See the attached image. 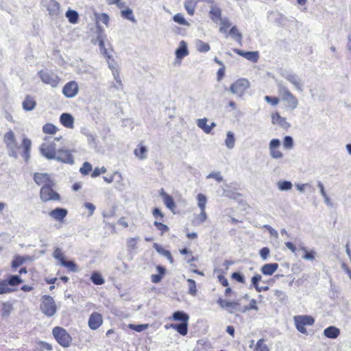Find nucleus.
Listing matches in <instances>:
<instances>
[{
    "label": "nucleus",
    "instance_id": "1",
    "mask_svg": "<svg viewBox=\"0 0 351 351\" xmlns=\"http://www.w3.org/2000/svg\"><path fill=\"white\" fill-rule=\"evenodd\" d=\"M61 139L60 138H51V137H45L44 139V142L41 144L40 147V152L48 160H53L56 158L57 154V146L56 141H58Z\"/></svg>",
    "mask_w": 351,
    "mask_h": 351
},
{
    "label": "nucleus",
    "instance_id": "2",
    "mask_svg": "<svg viewBox=\"0 0 351 351\" xmlns=\"http://www.w3.org/2000/svg\"><path fill=\"white\" fill-rule=\"evenodd\" d=\"M277 88L282 100L288 104V107L291 110H294L298 105V101L295 95H293L286 85L282 82H277Z\"/></svg>",
    "mask_w": 351,
    "mask_h": 351
},
{
    "label": "nucleus",
    "instance_id": "3",
    "mask_svg": "<svg viewBox=\"0 0 351 351\" xmlns=\"http://www.w3.org/2000/svg\"><path fill=\"white\" fill-rule=\"evenodd\" d=\"M40 309L45 315L47 317L53 316L57 312V306L54 299L47 295L42 296Z\"/></svg>",
    "mask_w": 351,
    "mask_h": 351
},
{
    "label": "nucleus",
    "instance_id": "4",
    "mask_svg": "<svg viewBox=\"0 0 351 351\" xmlns=\"http://www.w3.org/2000/svg\"><path fill=\"white\" fill-rule=\"evenodd\" d=\"M52 334L60 346L64 348H68L70 346L72 338L64 328L56 326L53 328Z\"/></svg>",
    "mask_w": 351,
    "mask_h": 351
},
{
    "label": "nucleus",
    "instance_id": "5",
    "mask_svg": "<svg viewBox=\"0 0 351 351\" xmlns=\"http://www.w3.org/2000/svg\"><path fill=\"white\" fill-rule=\"evenodd\" d=\"M293 319L297 330L302 334L307 332L305 326H311L315 322L313 317L309 315L295 316Z\"/></svg>",
    "mask_w": 351,
    "mask_h": 351
},
{
    "label": "nucleus",
    "instance_id": "6",
    "mask_svg": "<svg viewBox=\"0 0 351 351\" xmlns=\"http://www.w3.org/2000/svg\"><path fill=\"white\" fill-rule=\"evenodd\" d=\"M42 7L51 19H56L60 12V3L56 0H41Z\"/></svg>",
    "mask_w": 351,
    "mask_h": 351
},
{
    "label": "nucleus",
    "instance_id": "7",
    "mask_svg": "<svg viewBox=\"0 0 351 351\" xmlns=\"http://www.w3.org/2000/svg\"><path fill=\"white\" fill-rule=\"evenodd\" d=\"M281 75L291 83L297 90L303 91L302 80L296 73L289 70H285L282 72Z\"/></svg>",
    "mask_w": 351,
    "mask_h": 351
},
{
    "label": "nucleus",
    "instance_id": "8",
    "mask_svg": "<svg viewBox=\"0 0 351 351\" xmlns=\"http://www.w3.org/2000/svg\"><path fill=\"white\" fill-rule=\"evenodd\" d=\"M250 86V82L245 78H240L230 87V91L239 97H241L245 91Z\"/></svg>",
    "mask_w": 351,
    "mask_h": 351
},
{
    "label": "nucleus",
    "instance_id": "9",
    "mask_svg": "<svg viewBox=\"0 0 351 351\" xmlns=\"http://www.w3.org/2000/svg\"><path fill=\"white\" fill-rule=\"evenodd\" d=\"M52 186H43L40 189V196L43 202H46L60 199V195L52 189Z\"/></svg>",
    "mask_w": 351,
    "mask_h": 351
},
{
    "label": "nucleus",
    "instance_id": "10",
    "mask_svg": "<svg viewBox=\"0 0 351 351\" xmlns=\"http://www.w3.org/2000/svg\"><path fill=\"white\" fill-rule=\"evenodd\" d=\"M38 75L43 83L53 88L58 85L60 80L57 75L49 71H40L38 72Z\"/></svg>",
    "mask_w": 351,
    "mask_h": 351
},
{
    "label": "nucleus",
    "instance_id": "11",
    "mask_svg": "<svg viewBox=\"0 0 351 351\" xmlns=\"http://www.w3.org/2000/svg\"><path fill=\"white\" fill-rule=\"evenodd\" d=\"M54 160L65 164L73 165L74 163L72 151L68 149H58L56 158Z\"/></svg>",
    "mask_w": 351,
    "mask_h": 351
},
{
    "label": "nucleus",
    "instance_id": "12",
    "mask_svg": "<svg viewBox=\"0 0 351 351\" xmlns=\"http://www.w3.org/2000/svg\"><path fill=\"white\" fill-rule=\"evenodd\" d=\"M281 142L278 138H273L269 143V155L273 159H281L284 155L278 149L280 146Z\"/></svg>",
    "mask_w": 351,
    "mask_h": 351
},
{
    "label": "nucleus",
    "instance_id": "13",
    "mask_svg": "<svg viewBox=\"0 0 351 351\" xmlns=\"http://www.w3.org/2000/svg\"><path fill=\"white\" fill-rule=\"evenodd\" d=\"M78 89L77 83L75 81H71L64 86L62 93L66 97L73 98L77 94Z\"/></svg>",
    "mask_w": 351,
    "mask_h": 351
},
{
    "label": "nucleus",
    "instance_id": "14",
    "mask_svg": "<svg viewBox=\"0 0 351 351\" xmlns=\"http://www.w3.org/2000/svg\"><path fill=\"white\" fill-rule=\"evenodd\" d=\"M217 303L221 308H225L230 313H233L240 310V304L238 302H228L219 298L217 300Z\"/></svg>",
    "mask_w": 351,
    "mask_h": 351
},
{
    "label": "nucleus",
    "instance_id": "15",
    "mask_svg": "<svg viewBox=\"0 0 351 351\" xmlns=\"http://www.w3.org/2000/svg\"><path fill=\"white\" fill-rule=\"evenodd\" d=\"M34 180L38 185H53V181L51 180L50 176L46 173H35Z\"/></svg>",
    "mask_w": 351,
    "mask_h": 351
},
{
    "label": "nucleus",
    "instance_id": "16",
    "mask_svg": "<svg viewBox=\"0 0 351 351\" xmlns=\"http://www.w3.org/2000/svg\"><path fill=\"white\" fill-rule=\"evenodd\" d=\"M102 323L103 319L100 313L94 312L90 315L88 324L90 329L97 330L101 326Z\"/></svg>",
    "mask_w": 351,
    "mask_h": 351
},
{
    "label": "nucleus",
    "instance_id": "17",
    "mask_svg": "<svg viewBox=\"0 0 351 351\" xmlns=\"http://www.w3.org/2000/svg\"><path fill=\"white\" fill-rule=\"evenodd\" d=\"M68 214L66 208H56L49 212V215L53 219L58 221H63L64 219Z\"/></svg>",
    "mask_w": 351,
    "mask_h": 351
},
{
    "label": "nucleus",
    "instance_id": "18",
    "mask_svg": "<svg viewBox=\"0 0 351 351\" xmlns=\"http://www.w3.org/2000/svg\"><path fill=\"white\" fill-rule=\"evenodd\" d=\"M271 123L274 125H278L283 129H287L290 127V124L287 121L286 118L281 117L278 112L271 114Z\"/></svg>",
    "mask_w": 351,
    "mask_h": 351
},
{
    "label": "nucleus",
    "instance_id": "19",
    "mask_svg": "<svg viewBox=\"0 0 351 351\" xmlns=\"http://www.w3.org/2000/svg\"><path fill=\"white\" fill-rule=\"evenodd\" d=\"M234 51L239 56L244 57L247 60L252 62H257L259 58L258 51H243L241 49H235Z\"/></svg>",
    "mask_w": 351,
    "mask_h": 351
},
{
    "label": "nucleus",
    "instance_id": "20",
    "mask_svg": "<svg viewBox=\"0 0 351 351\" xmlns=\"http://www.w3.org/2000/svg\"><path fill=\"white\" fill-rule=\"evenodd\" d=\"M21 148L23 149V157L27 162L30 158V151L32 148V141L27 138L23 139Z\"/></svg>",
    "mask_w": 351,
    "mask_h": 351
},
{
    "label": "nucleus",
    "instance_id": "21",
    "mask_svg": "<svg viewBox=\"0 0 351 351\" xmlns=\"http://www.w3.org/2000/svg\"><path fill=\"white\" fill-rule=\"evenodd\" d=\"M209 16L210 19L215 22L217 23L220 20L222 19L221 18V10L218 6V5H212L210 7V11H209Z\"/></svg>",
    "mask_w": 351,
    "mask_h": 351
},
{
    "label": "nucleus",
    "instance_id": "22",
    "mask_svg": "<svg viewBox=\"0 0 351 351\" xmlns=\"http://www.w3.org/2000/svg\"><path fill=\"white\" fill-rule=\"evenodd\" d=\"M36 106V101L31 95H27L22 102V107L25 111H32Z\"/></svg>",
    "mask_w": 351,
    "mask_h": 351
},
{
    "label": "nucleus",
    "instance_id": "23",
    "mask_svg": "<svg viewBox=\"0 0 351 351\" xmlns=\"http://www.w3.org/2000/svg\"><path fill=\"white\" fill-rule=\"evenodd\" d=\"M278 268L277 263H267L261 268V272L266 276H271Z\"/></svg>",
    "mask_w": 351,
    "mask_h": 351
},
{
    "label": "nucleus",
    "instance_id": "24",
    "mask_svg": "<svg viewBox=\"0 0 351 351\" xmlns=\"http://www.w3.org/2000/svg\"><path fill=\"white\" fill-rule=\"evenodd\" d=\"M73 117L69 113H63L60 117V123L66 128H72L73 127Z\"/></svg>",
    "mask_w": 351,
    "mask_h": 351
},
{
    "label": "nucleus",
    "instance_id": "25",
    "mask_svg": "<svg viewBox=\"0 0 351 351\" xmlns=\"http://www.w3.org/2000/svg\"><path fill=\"white\" fill-rule=\"evenodd\" d=\"M188 54L189 51L187 48V45L184 40H182L180 43L179 47L176 51V58L178 59H182L184 57L186 56Z\"/></svg>",
    "mask_w": 351,
    "mask_h": 351
},
{
    "label": "nucleus",
    "instance_id": "26",
    "mask_svg": "<svg viewBox=\"0 0 351 351\" xmlns=\"http://www.w3.org/2000/svg\"><path fill=\"white\" fill-rule=\"evenodd\" d=\"M340 334V330L335 326H329L324 329V335L330 339H336Z\"/></svg>",
    "mask_w": 351,
    "mask_h": 351
},
{
    "label": "nucleus",
    "instance_id": "27",
    "mask_svg": "<svg viewBox=\"0 0 351 351\" xmlns=\"http://www.w3.org/2000/svg\"><path fill=\"white\" fill-rule=\"evenodd\" d=\"M65 16L71 24H76L79 21V14L74 10L69 9L65 13Z\"/></svg>",
    "mask_w": 351,
    "mask_h": 351
},
{
    "label": "nucleus",
    "instance_id": "28",
    "mask_svg": "<svg viewBox=\"0 0 351 351\" xmlns=\"http://www.w3.org/2000/svg\"><path fill=\"white\" fill-rule=\"evenodd\" d=\"M147 149L142 144H139L134 151V155L140 160L147 158Z\"/></svg>",
    "mask_w": 351,
    "mask_h": 351
},
{
    "label": "nucleus",
    "instance_id": "29",
    "mask_svg": "<svg viewBox=\"0 0 351 351\" xmlns=\"http://www.w3.org/2000/svg\"><path fill=\"white\" fill-rule=\"evenodd\" d=\"M154 248L156 250V251L158 254L164 256L165 257H166L168 259V261L171 263H173V259L171 254V252L169 251L163 249L160 245H159L157 243H154Z\"/></svg>",
    "mask_w": 351,
    "mask_h": 351
},
{
    "label": "nucleus",
    "instance_id": "30",
    "mask_svg": "<svg viewBox=\"0 0 351 351\" xmlns=\"http://www.w3.org/2000/svg\"><path fill=\"white\" fill-rule=\"evenodd\" d=\"M6 146H7V148L8 150L9 156L14 158H18L17 149H19V147L17 145L16 141L7 143Z\"/></svg>",
    "mask_w": 351,
    "mask_h": 351
},
{
    "label": "nucleus",
    "instance_id": "31",
    "mask_svg": "<svg viewBox=\"0 0 351 351\" xmlns=\"http://www.w3.org/2000/svg\"><path fill=\"white\" fill-rule=\"evenodd\" d=\"M277 188L280 191H290L293 187V184L291 181L280 180L277 184Z\"/></svg>",
    "mask_w": 351,
    "mask_h": 351
},
{
    "label": "nucleus",
    "instance_id": "32",
    "mask_svg": "<svg viewBox=\"0 0 351 351\" xmlns=\"http://www.w3.org/2000/svg\"><path fill=\"white\" fill-rule=\"evenodd\" d=\"M171 328L175 329L180 335L184 336L188 332V322H183L178 324H172Z\"/></svg>",
    "mask_w": 351,
    "mask_h": 351
},
{
    "label": "nucleus",
    "instance_id": "33",
    "mask_svg": "<svg viewBox=\"0 0 351 351\" xmlns=\"http://www.w3.org/2000/svg\"><path fill=\"white\" fill-rule=\"evenodd\" d=\"M173 319L176 321H180L182 323L188 322L189 316L183 311H176L173 314Z\"/></svg>",
    "mask_w": 351,
    "mask_h": 351
},
{
    "label": "nucleus",
    "instance_id": "34",
    "mask_svg": "<svg viewBox=\"0 0 351 351\" xmlns=\"http://www.w3.org/2000/svg\"><path fill=\"white\" fill-rule=\"evenodd\" d=\"M15 290L9 286L5 279L0 281V295L12 293Z\"/></svg>",
    "mask_w": 351,
    "mask_h": 351
},
{
    "label": "nucleus",
    "instance_id": "35",
    "mask_svg": "<svg viewBox=\"0 0 351 351\" xmlns=\"http://www.w3.org/2000/svg\"><path fill=\"white\" fill-rule=\"evenodd\" d=\"M5 280L10 287L17 286L23 282V280L17 275L10 276Z\"/></svg>",
    "mask_w": 351,
    "mask_h": 351
},
{
    "label": "nucleus",
    "instance_id": "36",
    "mask_svg": "<svg viewBox=\"0 0 351 351\" xmlns=\"http://www.w3.org/2000/svg\"><path fill=\"white\" fill-rule=\"evenodd\" d=\"M121 16L133 23L136 22V19L134 16L133 11L132 9L127 8L125 10L121 11Z\"/></svg>",
    "mask_w": 351,
    "mask_h": 351
},
{
    "label": "nucleus",
    "instance_id": "37",
    "mask_svg": "<svg viewBox=\"0 0 351 351\" xmlns=\"http://www.w3.org/2000/svg\"><path fill=\"white\" fill-rule=\"evenodd\" d=\"M235 138L234 134L228 131L226 134V138L225 140V145L228 149H232L234 147Z\"/></svg>",
    "mask_w": 351,
    "mask_h": 351
},
{
    "label": "nucleus",
    "instance_id": "38",
    "mask_svg": "<svg viewBox=\"0 0 351 351\" xmlns=\"http://www.w3.org/2000/svg\"><path fill=\"white\" fill-rule=\"evenodd\" d=\"M90 280L93 282V283L96 285H101L105 282L102 276L97 271H94L91 274Z\"/></svg>",
    "mask_w": 351,
    "mask_h": 351
},
{
    "label": "nucleus",
    "instance_id": "39",
    "mask_svg": "<svg viewBox=\"0 0 351 351\" xmlns=\"http://www.w3.org/2000/svg\"><path fill=\"white\" fill-rule=\"evenodd\" d=\"M207 118L198 119L196 121L197 127L202 130L206 134H208V125L207 124Z\"/></svg>",
    "mask_w": 351,
    "mask_h": 351
},
{
    "label": "nucleus",
    "instance_id": "40",
    "mask_svg": "<svg viewBox=\"0 0 351 351\" xmlns=\"http://www.w3.org/2000/svg\"><path fill=\"white\" fill-rule=\"evenodd\" d=\"M97 40L98 41L101 53H102L104 56L109 55L107 49L105 47L104 36L102 35H98Z\"/></svg>",
    "mask_w": 351,
    "mask_h": 351
},
{
    "label": "nucleus",
    "instance_id": "41",
    "mask_svg": "<svg viewBox=\"0 0 351 351\" xmlns=\"http://www.w3.org/2000/svg\"><path fill=\"white\" fill-rule=\"evenodd\" d=\"M197 200L198 202L197 206L200 208V210H205L207 202L206 197L202 193H199L197 195Z\"/></svg>",
    "mask_w": 351,
    "mask_h": 351
},
{
    "label": "nucleus",
    "instance_id": "42",
    "mask_svg": "<svg viewBox=\"0 0 351 351\" xmlns=\"http://www.w3.org/2000/svg\"><path fill=\"white\" fill-rule=\"evenodd\" d=\"M196 47L198 51L204 53L210 50V47L208 43H206L202 40H197L196 43Z\"/></svg>",
    "mask_w": 351,
    "mask_h": 351
},
{
    "label": "nucleus",
    "instance_id": "43",
    "mask_svg": "<svg viewBox=\"0 0 351 351\" xmlns=\"http://www.w3.org/2000/svg\"><path fill=\"white\" fill-rule=\"evenodd\" d=\"M254 351H270L268 346L265 343L264 339H260L256 344Z\"/></svg>",
    "mask_w": 351,
    "mask_h": 351
},
{
    "label": "nucleus",
    "instance_id": "44",
    "mask_svg": "<svg viewBox=\"0 0 351 351\" xmlns=\"http://www.w3.org/2000/svg\"><path fill=\"white\" fill-rule=\"evenodd\" d=\"M163 202L165 205L171 211H173L176 208V204L171 196L165 195V199H163Z\"/></svg>",
    "mask_w": 351,
    "mask_h": 351
},
{
    "label": "nucleus",
    "instance_id": "45",
    "mask_svg": "<svg viewBox=\"0 0 351 351\" xmlns=\"http://www.w3.org/2000/svg\"><path fill=\"white\" fill-rule=\"evenodd\" d=\"M43 131L45 134H53L57 132V128L52 123H47L44 125Z\"/></svg>",
    "mask_w": 351,
    "mask_h": 351
},
{
    "label": "nucleus",
    "instance_id": "46",
    "mask_svg": "<svg viewBox=\"0 0 351 351\" xmlns=\"http://www.w3.org/2000/svg\"><path fill=\"white\" fill-rule=\"evenodd\" d=\"M60 265L64 267H66L71 271H73V272L77 271V265L73 261H66L64 260L63 262L62 261V263Z\"/></svg>",
    "mask_w": 351,
    "mask_h": 351
},
{
    "label": "nucleus",
    "instance_id": "47",
    "mask_svg": "<svg viewBox=\"0 0 351 351\" xmlns=\"http://www.w3.org/2000/svg\"><path fill=\"white\" fill-rule=\"evenodd\" d=\"M293 139L290 136H286L283 140V147L286 149H291L293 147Z\"/></svg>",
    "mask_w": 351,
    "mask_h": 351
},
{
    "label": "nucleus",
    "instance_id": "48",
    "mask_svg": "<svg viewBox=\"0 0 351 351\" xmlns=\"http://www.w3.org/2000/svg\"><path fill=\"white\" fill-rule=\"evenodd\" d=\"M229 34L234 40L237 41H241L242 39L241 34L239 32L235 26L230 29Z\"/></svg>",
    "mask_w": 351,
    "mask_h": 351
},
{
    "label": "nucleus",
    "instance_id": "49",
    "mask_svg": "<svg viewBox=\"0 0 351 351\" xmlns=\"http://www.w3.org/2000/svg\"><path fill=\"white\" fill-rule=\"evenodd\" d=\"M173 19L176 23H178L180 25H189L188 22L185 20L182 14H176L173 16Z\"/></svg>",
    "mask_w": 351,
    "mask_h": 351
},
{
    "label": "nucleus",
    "instance_id": "50",
    "mask_svg": "<svg viewBox=\"0 0 351 351\" xmlns=\"http://www.w3.org/2000/svg\"><path fill=\"white\" fill-rule=\"evenodd\" d=\"M128 328L131 330H135L138 332H142L148 328V324H138L135 325L130 324L128 325Z\"/></svg>",
    "mask_w": 351,
    "mask_h": 351
},
{
    "label": "nucleus",
    "instance_id": "51",
    "mask_svg": "<svg viewBox=\"0 0 351 351\" xmlns=\"http://www.w3.org/2000/svg\"><path fill=\"white\" fill-rule=\"evenodd\" d=\"M92 171V165L88 162L83 163L82 167L80 169V172L82 175H88Z\"/></svg>",
    "mask_w": 351,
    "mask_h": 351
},
{
    "label": "nucleus",
    "instance_id": "52",
    "mask_svg": "<svg viewBox=\"0 0 351 351\" xmlns=\"http://www.w3.org/2000/svg\"><path fill=\"white\" fill-rule=\"evenodd\" d=\"M116 176H118V177H119V178L120 180H122V175H121V173L119 171H115L113 173V174L110 175V176H104V177H103V178H104V180L106 182H107V183L110 184V183H112V182H113V180H114V177H115Z\"/></svg>",
    "mask_w": 351,
    "mask_h": 351
},
{
    "label": "nucleus",
    "instance_id": "53",
    "mask_svg": "<svg viewBox=\"0 0 351 351\" xmlns=\"http://www.w3.org/2000/svg\"><path fill=\"white\" fill-rule=\"evenodd\" d=\"M53 256L54 258L60 261V263H62V261L63 262L64 261L63 253L60 248L56 247L53 253Z\"/></svg>",
    "mask_w": 351,
    "mask_h": 351
},
{
    "label": "nucleus",
    "instance_id": "54",
    "mask_svg": "<svg viewBox=\"0 0 351 351\" xmlns=\"http://www.w3.org/2000/svg\"><path fill=\"white\" fill-rule=\"evenodd\" d=\"M220 21L221 27L219 28V31L223 33L225 32L226 31V29L231 25V23L228 19L227 18L222 19L221 20H220Z\"/></svg>",
    "mask_w": 351,
    "mask_h": 351
},
{
    "label": "nucleus",
    "instance_id": "55",
    "mask_svg": "<svg viewBox=\"0 0 351 351\" xmlns=\"http://www.w3.org/2000/svg\"><path fill=\"white\" fill-rule=\"evenodd\" d=\"M15 141H16V139H15L14 133L12 130H10L5 134L4 142L5 143V144H7L8 143L14 142Z\"/></svg>",
    "mask_w": 351,
    "mask_h": 351
},
{
    "label": "nucleus",
    "instance_id": "56",
    "mask_svg": "<svg viewBox=\"0 0 351 351\" xmlns=\"http://www.w3.org/2000/svg\"><path fill=\"white\" fill-rule=\"evenodd\" d=\"M105 57L106 58L108 67L110 69V70L114 71V70L117 69V63L114 60V59H112L111 58V56L109 54V55L106 56Z\"/></svg>",
    "mask_w": 351,
    "mask_h": 351
},
{
    "label": "nucleus",
    "instance_id": "57",
    "mask_svg": "<svg viewBox=\"0 0 351 351\" xmlns=\"http://www.w3.org/2000/svg\"><path fill=\"white\" fill-rule=\"evenodd\" d=\"M187 282L189 283V293L191 295H195L197 292L195 281L192 279H188Z\"/></svg>",
    "mask_w": 351,
    "mask_h": 351
},
{
    "label": "nucleus",
    "instance_id": "58",
    "mask_svg": "<svg viewBox=\"0 0 351 351\" xmlns=\"http://www.w3.org/2000/svg\"><path fill=\"white\" fill-rule=\"evenodd\" d=\"M106 171H107V169H106V168L105 167H102L101 168L96 167L93 170V173L91 174V177L92 178H96V177L99 176L101 173H105Z\"/></svg>",
    "mask_w": 351,
    "mask_h": 351
},
{
    "label": "nucleus",
    "instance_id": "59",
    "mask_svg": "<svg viewBox=\"0 0 351 351\" xmlns=\"http://www.w3.org/2000/svg\"><path fill=\"white\" fill-rule=\"evenodd\" d=\"M316 252L313 250L307 251L302 256V258L306 261H313L315 258Z\"/></svg>",
    "mask_w": 351,
    "mask_h": 351
},
{
    "label": "nucleus",
    "instance_id": "60",
    "mask_svg": "<svg viewBox=\"0 0 351 351\" xmlns=\"http://www.w3.org/2000/svg\"><path fill=\"white\" fill-rule=\"evenodd\" d=\"M264 99L268 104H270L274 106L278 105L279 103V99L276 97H270L267 95L264 97Z\"/></svg>",
    "mask_w": 351,
    "mask_h": 351
},
{
    "label": "nucleus",
    "instance_id": "61",
    "mask_svg": "<svg viewBox=\"0 0 351 351\" xmlns=\"http://www.w3.org/2000/svg\"><path fill=\"white\" fill-rule=\"evenodd\" d=\"M258 306H256V301L254 299H252L250 300V304L248 306H245L244 310L243 312H245L249 310H256L257 311Z\"/></svg>",
    "mask_w": 351,
    "mask_h": 351
},
{
    "label": "nucleus",
    "instance_id": "62",
    "mask_svg": "<svg viewBox=\"0 0 351 351\" xmlns=\"http://www.w3.org/2000/svg\"><path fill=\"white\" fill-rule=\"evenodd\" d=\"M23 263V258L21 256H16L12 262V267L16 269Z\"/></svg>",
    "mask_w": 351,
    "mask_h": 351
},
{
    "label": "nucleus",
    "instance_id": "63",
    "mask_svg": "<svg viewBox=\"0 0 351 351\" xmlns=\"http://www.w3.org/2000/svg\"><path fill=\"white\" fill-rule=\"evenodd\" d=\"M269 249L266 247L261 249L259 254L263 261H266L267 259L268 256L269 254Z\"/></svg>",
    "mask_w": 351,
    "mask_h": 351
},
{
    "label": "nucleus",
    "instance_id": "64",
    "mask_svg": "<svg viewBox=\"0 0 351 351\" xmlns=\"http://www.w3.org/2000/svg\"><path fill=\"white\" fill-rule=\"evenodd\" d=\"M97 20L107 25L109 21V16L106 13H101L98 15Z\"/></svg>",
    "mask_w": 351,
    "mask_h": 351
}]
</instances>
